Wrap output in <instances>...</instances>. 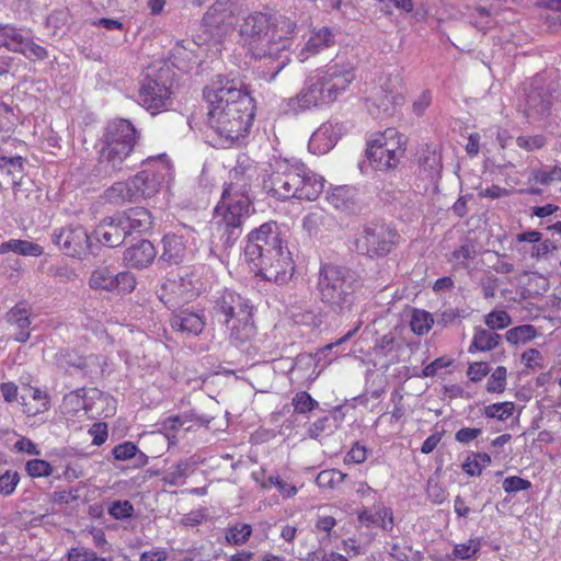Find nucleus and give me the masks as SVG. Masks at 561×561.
Segmentation results:
<instances>
[{"mask_svg": "<svg viewBox=\"0 0 561 561\" xmlns=\"http://www.w3.org/2000/svg\"><path fill=\"white\" fill-rule=\"evenodd\" d=\"M204 96L208 103V125L222 146L248 134L254 118V101L241 81L218 76L204 89Z\"/></svg>", "mask_w": 561, "mask_h": 561, "instance_id": "f257e3e1", "label": "nucleus"}, {"mask_svg": "<svg viewBox=\"0 0 561 561\" xmlns=\"http://www.w3.org/2000/svg\"><path fill=\"white\" fill-rule=\"evenodd\" d=\"M296 23L280 16L273 20L261 12L249 14L240 24V35L255 59H266L271 66V78L290 61L291 35Z\"/></svg>", "mask_w": 561, "mask_h": 561, "instance_id": "f03ea898", "label": "nucleus"}, {"mask_svg": "<svg viewBox=\"0 0 561 561\" xmlns=\"http://www.w3.org/2000/svg\"><path fill=\"white\" fill-rule=\"evenodd\" d=\"M255 169L241 164L230 171V182L224 188L221 201L215 208L217 230L225 247L236 243L242 232V226L250 216L251 199L249 192Z\"/></svg>", "mask_w": 561, "mask_h": 561, "instance_id": "7ed1b4c3", "label": "nucleus"}, {"mask_svg": "<svg viewBox=\"0 0 561 561\" xmlns=\"http://www.w3.org/2000/svg\"><path fill=\"white\" fill-rule=\"evenodd\" d=\"M323 176L314 173L300 161L276 160L272 171L264 176L263 187L272 196L316 201L324 188Z\"/></svg>", "mask_w": 561, "mask_h": 561, "instance_id": "20e7f679", "label": "nucleus"}, {"mask_svg": "<svg viewBox=\"0 0 561 561\" xmlns=\"http://www.w3.org/2000/svg\"><path fill=\"white\" fill-rule=\"evenodd\" d=\"M172 173V165L165 154L149 158L145 162L144 170L127 181L115 182L104 191L103 198L113 205L151 198L160 191L163 183L170 181Z\"/></svg>", "mask_w": 561, "mask_h": 561, "instance_id": "39448f33", "label": "nucleus"}, {"mask_svg": "<svg viewBox=\"0 0 561 561\" xmlns=\"http://www.w3.org/2000/svg\"><path fill=\"white\" fill-rule=\"evenodd\" d=\"M358 287L357 277L348 267L333 263L321 264L317 290L321 302L333 313L345 316L352 312Z\"/></svg>", "mask_w": 561, "mask_h": 561, "instance_id": "423d86ee", "label": "nucleus"}, {"mask_svg": "<svg viewBox=\"0 0 561 561\" xmlns=\"http://www.w3.org/2000/svg\"><path fill=\"white\" fill-rule=\"evenodd\" d=\"M211 316L228 329L230 343L241 346L255 335L253 306L248 298L231 289L218 293L213 301Z\"/></svg>", "mask_w": 561, "mask_h": 561, "instance_id": "0eeeda50", "label": "nucleus"}, {"mask_svg": "<svg viewBox=\"0 0 561 561\" xmlns=\"http://www.w3.org/2000/svg\"><path fill=\"white\" fill-rule=\"evenodd\" d=\"M136 140L137 130L129 121L121 118L107 125L99 159L105 172L113 173L123 169Z\"/></svg>", "mask_w": 561, "mask_h": 561, "instance_id": "6e6552de", "label": "nucleus"}, {"mask_svg": "<svg viewBox=\"0 0 561 561\" xmlns=\"http://www.w3.org/2000/svg\"><path fill=\"white\" fill-rule=\"evenodd\" d=\"M407 138L396 128L376 134L367 150L371 165L379 171L394 169L405 152Z\"/></svg>", "mask_w": 561, "mask_h": 561, "instance_id": "1a4fd4ad", "label": "nucleus"}, {"mask_svg": "<svg viewBox=\"0 0 561 561\" xmlns=\"http://www.w3.org/2000/svg\"><path fill=\"white\" fill-rule=\"evenodd\" d=\"M172 72L168 66L149 71L139 88V103L152 114L165 108L171 100Z\"/></svg>", "mask_w": 561, "mask_h": 561, "instance_id": "9d476101", "label": "nucleus"}, {"mask_svg": "<svg viewBox=\"0 0 561 561\" xmlns=\"http://www.w3.org/2000/svg\"><path fill=\"white\" fill-rule=\"evenodd\" d=\"M399 233L390 226L369 224L356 234L355 249L359 254L381 257L392 251L399 243Z\"/></svg>", "mask_w": 561, "mask_h": 561, "instance_id": "9b49d317", "label": "nucleus"}, {"mask_svg": "<svg viewBox=\"0 0 561 561\" xmlns=\"http://www.w3.org/2000/svg\"><path fill=\"white\" fill-rule=\"evenodd\" d=\"M284 234L275 221H268L252 230L248 236L244 254L252 263L261 262L285 243Z\"/></svg>", "mask_w": 561, "mask_h": 561, "instance_id": "f8f14e48", "label": "nucleus"}, {"mask_svg": "<svg viewBox=\"0 0 561 561\" xmlns=\"http://www.w3.org/2000/svg\"><path fill=\"white\" fill-rule=\"evenodd\" d=\"M355 67L351 61L335 60L325 68L313 71L316 83L319 82L330 103L336 101L355 79Z\"/></svg>", "mask_w": 561, "mask_h": 561, "instance_id": "ddd939ff", "label": "nucleus"}, {"mask_svg": "<svg viewBox=\"0 0 561 561\" xmlns=\"http://www.w3.org/2000/svg\"><path fill=\"white\" fill-rule=\"evenodd\" d=\"M195 231L185 228V234H165L162 239L160 260L171 265L180 264L193 256L195 251Z\"/></svg>", "mask_w": 561, "mask_h": 561, "instance_id": "4468645a", "label": "nucleus"}, {"mask_svg": "<svg viewBox=\"0 0 561 561\" xmlns=\"http://www.w3.org/2000/svg\"><path fill=\"white\" fill-rule=\"evenodd\" d=\"M53 242L68 256H84L90 249V238L81 226H68L55 230L51 234Z\"/></svg>", "mask_w": 561, "mask_h": 561, "instance_id": "2eb2a0df", "label": "nucleus"}, {"mask_svg": "<svg viewBox=\"0 0 561 561\" xmlns=\"http://www.w3.org/2000/svg\"><path fill=\"white\" fill-rule=\"evenodd\" d=\"M160 299L170 308L188 302L198 296V280L192 275H179L178 278L168 279L161 287Z\"/></svg>", "mask_w": 561, "mask_h": 561, "instance_id": "dca6fc26", "label": "nucleus"}, {"mask_svg": "<svg viewBox=\"0 0 561 561\" xmlns=\"http://www.w3.org/2000/svg\"><path fill=\"white\" fill-rule=\"evenodd\" d=\"M263 259V261L256 262L255 266L260 268L267 280L283 284L293 276L294 262L286 245L278 248L276 252L271 255L267 254Z\"/></svg>", "mask_w": 561, "mask_h": 561, "instance_id": "f3484780", "label": "nucleus"}, {"mask_svg": "<svg viewBox=\"0 0 561 561\" xmlns=\"http://www.w3.org/2000/svg\"><path fill=\"white\" fill-rule=\"evenodd\" d=\"M321 84L316 83V76L311 72L306 81L301 91L295 96L290 98L287 102L288 111L293 114H299L312 108L331 104Z\"/></svg>", "mask_w": 561, "mask_h": 561, "instance_id": "a211bd4d", "label": "nucleus"}, {"mask_svg": "<svg viewBox=\"0 0 561 561\" xmlns=\"http://www.w3.org/2000/svg\"><path fill=\"white\" fill-rule=\"evenodd\" d=\"M321 84L316 83V76L311 72L306 81L301 91L295 96L290 98L287 102L288 111L293 114H299L312 108L331 104Z\"/></svg>", "mask_w": 561, "mask_h": 561, "instance_id": "6ab92c4d", "label": "nucleus"}, {"mask_svg": "<svg viewBox=\"0 0 561 561\" xmlns=\"http://www.w3.org/2000/svg\"><path fill=\"white\" fill-rule=\"evenodd\" d=\"M550 105V93L543 89L541 78H534L525 89L524 104L519 105L524 114L529 119H539L549 112Z\"/></svg>", "mask_w": 561, "mask_h": 561, "instance_id": "aec40b11", "label": "nucleus"}, {"mask_svg": "<svg viewBox=\"0 0 561 561\" xmlns=\"http://www.w3.org/2000/svg\"><path fill=\"white\" fill-rule=\"evenodd\" d=\"M344 131L345 127L342 123L329 121L322 124L310 137L309 151L318 156L328 153L334 148Z\"/></svg>", "mask_w": 561, "mask_h": 561, "instance_id": "412c9836", "label": "nucleus"}, {"mask_svg": "<svg viewBox=\"0 0 561 561\" xmlns=\"http://www.w3.org/2000/svg\"><path fill=\"white\" fill-rule=\"evenodd\" d=\"M118 220L122 221L118 213L111 217H105L96 229L100 242L108 248L121 245L128 236L125 226L118 224Z\"/></svg>", "mask_w": 561, "mask_h": 561, "instance_id": "4be33fe9", "label": "nucleus"}, {"mask_svg": "<svg viewBox=\"0 0 561 561\" xmlns=\"http://www.w3.org/2000/svg\"><path fill=\"white\" fill-rule=\"evenodd\" d=\"M360 525L369 527H379L385 531L393 529V514L391 508L382 503L373 505L370 508H363L358 513Z\"/></svg>", "mask_w": 561, "mask_h": 561, "instance_id": "5701e85b", "label": "nucleus"}, {"mask_svg": "<svg viewBox=\"0 0 561 561\" xmlns=\"http://www.w3.org/2000/svg\"><path fill=\"white\" fill-rule=\"evenodd\" d=\"M118 215L122 219V221L118 220V224L125 226L128 236L146 232L152 225V216L145 207H131L124 211H119Z\"/></svg>", "mask_w": 561, "mask_h": 561, "instance_id": "b1692460", "label": "nucleus"}, {"mask_svg": "<svg viewBox=\"0 0 561 561\" xmlns=\"http://www.w3.org/2000/svg\"><path fill=\"white\" fill-rule=\"evenodd\" d=\"M325 199L335 209L343 213H354L358 209L357 192L352 186L342 185L330 188Z\"/></svg>", "mask_w": 561, "mask_h": 561, "instance_id": "393cba45", "label": "nucleus"}, {"mask_svg": "<svg viewBox=\"0 0 561 561\" xmlns=\"http://www.w3.org/2000/svg\"><path fill=\"white\" fill-rule=\"evenodd\" d=\"M156 255L154 245L148 240H141L124 252V261L128 266L145 268L153 262Z\"/></svg>", "mask_w": 561, "mask_h": 561, "instance_id": "a878e982", "label": "nucleus"}, {"mask_svg": "<svg viewBox=\"0 0 561 561\" xmlns=\"http://www.w3.org/2000/svg\"><path fill=\"white\" fill-rule=\"evenodd\" d=\"M20 399L24 407V412L31 416L43 413L50 407L49 396L38 388L27 387L23 389Z\"/></svg>", "mask_w": 561, "mask_h": 561, "instance_id": "bb28decb", "label": "nucleus"}, {"mask_svg": "<svg viewBox=\"0 0 561 561\" xmlns=\"http://www.w3.org/2000/svg\"><path fill=\"white\" fill-rule=\"evenodd\" d=\"M30 310L26 308L24 304H18L7 313V321L14 325L16 329V333L14 340L20 343H25L30 336Z\"/></svg>", "mask_w": 561, "mask_h": 561, "instance_id": "cd10ccee", "label": "nucleus"}, {"mask_svg": "<svg viewBox=\"0 0 561 561\" xmlns=\"http://www.w3.org/2000/svg\"><path fill=\"white\" fill-rule=\"evenodd\" d=\"M334 42V34L331 28L327 26L313 32L300 51V61H305L311 55L319 54L323 49L332 46Z\"/></svg>", "mask_w": 561, "mask_h": 561, "instance_id": "c85d7f7f", "label": "nucleus"}, {"mask_svg": "<svg viewBox=\"0 0 561 561\" xmlns=\"http://www.w3.org/2000/svg\"><path fill=\"white\" fill-rule=\"evenodd\" d=\"M172 325L190 335H198L205 327L204 316L198 312L182 310L172 318Z\"/></svg>", "mask_w": 561, "mask_h": 561, "instance_id": "c756f323", "label": "nucleus"}, {"mask_svg": "<svg viewBox=\"0 0 561 561\" xmlns=\"http://www.w3.org/2000/svg\"><path fill=\"white\" fill-rule=\"evenodd\" d=\"M343 417L340 408L334 409L330 414L319 417L308 427L310 438L317 439L321 436L333 434L341 425Z\"/></svg>", "mask_w": 561, "mask_h": 561, "instance_id": "7c9ffc66", "label": "nucleus"}, {"mask_svg": "<svg viewBox=\"0 0 561 561\" xmlns=\"http://www.w3.org/2000/svg\"><path fill=\"white\" fill-rule=\"evenodd\" d=\"M61 412L67 420L80 417L88 412L84 400V389L75 390L64 397Z\"/></svg>", "mask_w": 561, "mask_h": 561, "instance_id": "2f4dec72", "label": "nucleus"}, {"mask_svg": "<svg viewBox=\"0 0 561 561\" xmlns=\"http://www.w3.org/2000/svg\"><path fill=\"white\" fill-rule=\"evenodd\" d=\"M500 334L481 327H476L473 330L472 341L469 346V352L473 353L474 351H491L500 344Z\"/></svg>", "mask_w": 561, "mask_h": 561, "instance_id": "473e14b6", "label": "nucleus"}, {"mask_svg": "<svg viewBox=\"0 0 561 561\" xmlns=\"http://www.w3.org/2000/svg\"><path fill=\"white\" fill-rule=\"evenodd\" d=\"M24 159L21 156L0 157V175L8 179L12 186L20 185L23 175Z\"/></svg>", "mask_w": 561, "mask_h": 561, "instance_id": "72a5a7b5", "label": "nucleus"}, {"mask_svg": "<svg viewBox=\"0 0 561 561\" xmlns=\"http://www.w3.org/2000/svg\"><path fill=\"white\" fill-rule=\"evenodd\" d=\"M14 252L23 256H41L44 253L43 247L28 240L11 239L0 244V254Z\"/></svg>", "mask_w": 561, "mask_h": 561, "instance_id": "f704fd0d", "label": "nucleus"}, {"mask_svg": "<svg viewBox=\"0 0 561 561\" xmlns=\"http://www.w3.org/2000/svg\"><path fill=\"white\" fill-rule=\"evenodd\" d=\"M112 454L114 458L119 461L136 459V465L138 467L146 466L149 460L148 456L139 450L133 442H124L116 445L113 448Z\"/></svg>", "mask_w": 561, "mask_h": 561, "instance_id": "c9c22d12", "label": "nucleus"}, {"mask_svg": "<svg viewBox=\"0 0 561 561\" xmlns=\"http://www.w3.org/2000/svg\"><path fill=\"white\" fill-rule=\"evenodd\" d=\"M412 194L409 191H401L396 188H387L381 193V198L393 206L394 210L412 209L414 206Z\"/></svg>", "mask_w": 561, "mask_h": 561, "instance_id": "e433bc0d", "label": "nucleus"}, {"mask_svg": "<svg viewBox=\"0 0 561 561\" xmlns=\"http://www.w3.org/2000/svg\"><path fill=\"white\" fill-rule=\"evenodd\" d=\"M252 535V526L247 523H236L225 529V539L231 546H242Z\"/></svg>", "mask_w": 561, "mask_h": 561, "instance_id": "4c0bfd02", "label": "nucleus"}, {"mask_svg": "<svg viewBox=\"0 0 561 561\" xmlns=\"http://www.w3.org/2000/svg\"><path fill=\"white\" fill-rule=\"evenodd\" d=\"M24 34L12 25H0V47L18 53L23 44Z\"/></svg>", "mask_w": 561, "mask_h": 561, "instance_id": "58836bf2", "label": "nucleus"}, {"mask_svg": "<svg viewBox=\"0 0 561 561\" xmlns=\"http://www.w3.org/2000/svg\"><path fill=\"white\" fill-rule=\"evenodd\" d=\"M537 335V330L531 324H523L514 327L506 331V341L512 345L525 344Z\"/></svg>", "mask_w": 561, "mask_h": 561, "instance_id": "ea45409f", "label": "nucleus"}, {"mask_svg": "<svg viewBox=\"0 0 561 561\" xmlns=\"http://www.w3.org/2000/svg\"><path fill=\"white\" fill-rule=\"evenodd\" d=\"M434 320L425 310L414 309L411 313L410 328L417 335H424L432 329Z\"/></svg>", "mask_w": 561, "mask_h": 561, "instance_id": "a19ab883", "label": "nucleus"}, {"mask_svg": "<svg viewBox=\"0 0 561 561\" xmlns=\"http://www.w3.org/2000/svg\"><path fill=\"white\" fill-rule=\"evenodd\" d=\"M115 274L107 267L95 270L89 280V284L94 289L114 290Z\"/></svg>", "mask_w": 561, "mask_h": 561, "instance_id": "79ce46f5", "label": "nucleus"}, {"mask_svg": "<svg viewBox=\"0 0 561 561\" xmlns=\"http://www.w3.org/2000/svg\"><path fill=\"white\" fill-rule=\"evenodd\" d=\"M531 178L541 185H550L556 182H561V167H542L531 171Z\"/></svg>", "mask_w": 561, "mask_h": 561, "instance_id": "37998d69", "label": "nucleus"}, {"mask_svg": "<svg viewBox=\"0 0 561 561\" xmlns=\"http://www.w3.org/2000/svg\"><path fill=\"white\" fill-rule=\"evenodd\" d=\"M346 474L336 469L322 470L316 478V483L320 488L334 489L346 479Z\"/></svg>", "mask_w": 561, "mask_h": 561, "instance_id": "c03bdc74", "label": "nucleus"}, {"mask_svg": "<svg viewBox=\"0 0 561 561\" xmlns=\"http://www.w3.org/2000/svg\"><path fill=\"white\" fill-rule=\"evenodd\" d=\"M484 323L491 331L503 330L512 324V318L505 310H493L484 316Z\"/></svg>", "mask_w": 561, "mask_h": 561, "instance_id": "a18cd8bd", "label": "nucleus"}, {"mask_svg": "<svg viewBox=\"0 0 561 561\" xmlns=\"http://www.w3.org/2000/svg\"><path fill=\"white\" fill-rule=\"evenodd\" d=\"M481 539L471 538L465 543L455 545L453 554L456 559L469 560L481 549Z\"/></svg>", "mask_w": 561, "mask_h": 561, "instance_id": "49530a36", "label": "nucleus"}, {"mask_svg": "<svg viewBox=\"0 0 561 561\" xmlns=\"http://www.w3.org/2000/svg\"><path fill=\"white\" fill-rule=\"evenodd\" d=\"M514 408V403L510 401L493 403L485 407L484 414L486 417L504 421L513 414Z\"/></svg>", "mask_w": 561, "mask_h": 561, "instance_id": "de8ad7c7", "label": "nucleus"}, {"mask_svg": "<svg viewBox=\"0 0 561 561\" xmlns=\"http://www.w3.org/2000/svg\"><path fill=\"white\" fill-rule=\"evenodd\" d=\"M190 470V465L187 461H179L170 466V468L165 471L163 481L170 485L179 484L180 480L187 477Z\"/></svg>", "mask_w": 561, "mask_h": 561, "instance_id": "09e8293b", "label": "nucleus"}, {"mask_svg": "<svg viewBox=\"0 0 561 561\" xmlns=\"http://www.w3.org/2000/svg\"><path fill=\"white\" fill-rule=\"evenodd\" d=\"M18 53L23 54L28 59L43 60L48 57V51L45 47L36 44L30 37L24 36L23 44Z\"/></svg>", "mask_w": 561, "mask_h": 561, "instance_id": "8fccbe9b", "label": "nucleus"}, {"mask_svg": "<svg viewBox=\"0 0 561 561\" xmlns=\"http://www.w3.org/2000/svg\"><path fill=\"white\" fill-rule=\"evenodd\" d=\"M291 404L296 413L305 414L316 409L319 403L308 392L299 391L294 396Z\"/></svg>", "mask_w": 561, "mask_h": 561, "instance_id": "3c124183", "label": "nucleus"}, {"mask_svg": "<svg viewBox=\"0 0 561 561\" xmlns=\"http://www.w3.org/2000/svg\"><path fill=\"white\" fill-rule=\"evenodd\" d=\"M507 371L503 366H497L486 382V391L501 393L505 390Z\"/></svg>", "mask_w": 561, "mask_h": 561, "instance_id": "603ef678", "label": "nucleus"}, {"mask_svg": "<svg viewBox=\"0 0 561 561\" xmlns=\"http://www.w3.org/2000/svg\"><path fill=\"white\" fill-rule=\"evenodd\" d=\"M420 165L431 174H436L442 168V158L436 150L427 148L420 157Z\"/></svg>", "mask_w": 561, "mask_h": 561, "instance_id": "864d4df0", "label": "nucleus"}, {"mask_svg": "<svg viewBox=\"0 0 561 561\" xmlns=\"http://www.w3.org/2000/svg\"><path fill=\"white\" fill-rule=\"evenodd\" d=\"M271 485L275 486L282 496L290 499L297 494V488L288 482L284 481L279 476H270L265 482L262 483V488L267 489Z\"/></svg>", "mask_w": 561, "mask_h": 561, "instance_id": "5fc2aeb1", "label": "nucleus"}, {"mask_svg": "<svg viewBox=\"0 0 561 561\" xmlns=\"http://www.w3.org/2000/svg\"><path fill=\"white\" fill-rule=\"evenodd\" d=\"M25 470L32 478L49 477L53 473L51 465L43 459H31L25 465Z\"/></svg>", "mask_w": 561, "mask_h": 561, "instance_id": "6e6d98bb", "label": "nucleus"}, {"mask_svg": "<svg viewBox=\"0 0 561 561\" xmlns=\"http://www.w3.org/2000/svg\"><path fill=\"white\" fill-rule=\"evenodd\" d=\"M136 287V279L130 272H121L115 274L114 290L119 293H130Z\"/></svg>", "mask_w": 561, "mask_h": 561, "instance_id": "4d7b16f0", "label": "nucleus"}, {"mask_svg": "<svg viewBox=\"0 0 561 561\" xmlns=\"http://www.w3.org/2000/svg\"><path fill=\"white\" fill-rule=\"evenodd\" d=\"M108 514L115 519H126L133 516L134 506L129 501H115L108 507Z\"/></svg>", "mask_w": 561, "mask_h": 561, "instance_id": "13d9d810", "label": "nucleus"}, {"mask_svg": "<svg viewBox=\"0 0 561 561\" xmlns=\"http://www.w3.org/2000/svg\"><path fill=\"white\" fill-rule=\"evenodd\" d=\"M225 18L226 13L222 9V4L217 2L208 9L203 18V21L204 24L209 27H217L224 22Z\"/></svg>", "mask_w": 561, "mask_h": 561, "instance_id": "bf43d9fd", "label": "nucleus"}, {"mask_svg": "<svg viewBox=\"0 0 561 561\" xmlns=\"http://www.w3.org/2000/svg\"><path fill=\"white\" fill-rule=\"evenodd\" d=\"M502 486L506 493H516L530 489L531 482L520 477L512 476L504 479Z\"/></svg>", "mask_w": 561, "mask_h": 561, "instance_id": "052dcab7", "label": "nucleus"}, {"mask_svg": "<svg viewBox=\"0 0 561 561\" xmlns=\"http://www.w3.org/2000/svg\"><path fill=\"white\" fill-rule=\"evenodd\" d=\"M476 248L472 243L468 242L462 244L459 249L453 252V260L457 261L462 267H468L469 261L474 257Z\"/></svg>", "mask_w": 561, "mask_h": 561, "instance_id": "680f3d73", "label": "nucleus"}, {"mask_svg": "<svg viewBox=\"0 0 561 561\" xmlns=\"http://www.w3.org/2000/svg\"><path fill=\"white\" fill-rule=\"evenodd\" d=\"M20 481L16 472L5 471L0 476V493L4 496L11 495Z\"/></svg>", "mask_w": 561, "mask_h": 561, "instance_id": "e2e57ef3", "label": "nucleus"}, {"mask_svg": "<svg viewBox=\"0 0 561 561\" xmlns=\"http://www.w3.org/2000/svg\"><path fill=\"white\" fill-rule=\"evenodd\" d=\"M399 80L396 79V83L391 84V87L386 85V94L382 98L379 107H382V110L386 112L389 108V105H394L401 102L402 96L398 89Z\"/></svg>", "mask_w": 561, "mask_h": 561, "instance_id": "0e129e2a", "label": "nucleus"}, {"mask_svg": "<svg viewBox=\"0 0 561 561\" xmlns=\"http://www.w3.org/2000/svg\"><path fill=\"white\" fill-rule=\"evenodd\" d=\"M426 493H427L428 499L434 504H442L446 500V496H447L445 489L438 482H436L432 479H430L427 481Z\"/></svg>", "mask_w": 561, "mask_h": 561, "instance_id": "69168bd1", "label": "nucleus"}, {"mask_svg": "<svg viewBox=\"0 0 561 561\" xmlns=\"http://www.w3.org/2000/svg\"><path fill=\"white\" fill-rule=\"evenodd\" d=\"M522 362L526 368H540L542 366V355L536 348H528L522 354Z\"/></svg>", "mask_w": 561, "mask_h": 561, "instance_id": "338daca9", "label": "nucleus"}, {"mask_svg": "<svg viewBox=\"0 0 561 561\" xmlns=\"http://www.w3.org/2000/svg\"><path fill=\"white\" fill-rule=\"evenodd\" d=\"M490 371L488 363L477 362L470 364L467 370L469 379L473 382L482 380Z\"/></svg>", "mask_w": 561, "mask_h": 561, "instance_id": "774afa93", "label": "nucleus"}]
</instances>
